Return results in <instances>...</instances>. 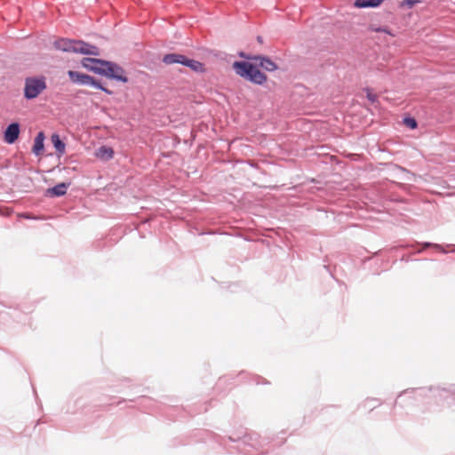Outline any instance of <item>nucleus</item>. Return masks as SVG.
Masks as SVG:
<instances>
[{"label":"nucleus","mask_w":455,"mask_h":455,"mask_svg":"<svg viewBox=\"0 0 455 455\" xmlns=\"http://www.w3.org/2000/svg\"><path fill=\"white\" fill-rule=\"evenodd\" d=\"M68 75L70 80L75 84H91L94 87H100V84L95 79L86 74H82L76 71L69 70Z\"/></svg>","instance_id":"39448f33"},{"label":"nucleus","mask_w":455,"mask_h":455,"mask_svg":"<svg viewBox=\"0 0 455 455\" xmlns=\"http://www.w3.org/2000/svg\"><path fill=\"white\" fill-rule=\"evenodd\" d=\"M19 134H20L19 124L16 123L11 124L5 130L4 140L7 143L12 144L18 139Z\"/></svg>","instance_id":"0eeeda50"},{"label":"nucleus","mask_w":455,"mask_h":455,"mask_svg":"<svg viewBox=\"0 0 455 455\" xmlns=\"http://www.w3.org/2000/svg\"><path fill=\"white\" fill-rule=\"evenodd\" d=\"M102 76L126 83L128 78L124 76V69L116 63L105 61Z\"/></svg>","instance_id":"20e7f679"},{"label":"nucleus","mask_w":455,"mask_h":455,"mask_svg":"<svg viewBox=\"0 0 455 455\" xmlns=\"http://www.w3.org/2000/svg\"><path fill=\"white\" fill-rule=\"evenodd\" d=\"M98 88H99V89H100V90H102L103 92H107L108 94H112V92H111V91H109V90H108L107 88H105V87L101 86L100 84V87H98Z\"/></svg>","instance_id":"aec40b11"},{"label":"nucleus","mask_w":455,"mask_h":455,"mask_svg":"<svg viewBox=\"0 0 455 455\" xmlns=\"http://www.w3.org/2000/svg\"><path fill=\"white\" fill-rule=\"evenodd\" d=\"M404 123L408 127L411 129H415L417 127V122L413 118H405Z\"/></svg>","instance_id":"f3484780"},{"label":"nucleus","mask_w":455,"mask_h":455,"mask_svg":"<svg viewBox=\"0 0 455 455\" xmlns=\"http://www.w3.org/2000/svg\"><path fill=\"white\" fill-rule=\"evenodd\" d=\"M420 1L419 0H403L402 2H400L399 4V7L400 8H408V9H411L412 8L415 4H419Z\"/></svg>","instance_id":"2eb2a0df"},{"label":"nucleus","mask_w":455,"mask_h":455,"mask_svg":"<svg viewBox=\"0 0 455 455\" xmlns=\"http://www.w3.org/2000/svg\"><path fill=\"white\" fill-rule=\"evenodd\" d=\"M54 47L57 50L63 52H70L86 55H99V49L83 41L69 40L67 38H60L54 43Z\"/></svg>","instance_id":"f257e3e1"},{"label":"nucleus","mask_w":455,"mask_h":455,"mask_svg":"<svg viewBox=\"0 0 455 455\" xmlns=\"http://www.w3.org/2000/svg\"><path fill=\"white\" fill-rule=\"evenodd\" d=\"M52 142L55 148V149L60 153L63 154L65 152V144L61 141L60 136L58 134H52L51 137Z\"/></svg>","instance_id":"4468645a"},{"label":"nucleus","mask_w":455,"mask_h":455,"mask_svg":"<svg viewBox=\"0 0 455 455\" xmlns=\"http://www.w3.org/2000/svg\"><path fill=\"white\" fill-rule=\"evenodd\" d=\"M95 155L100 159L109 160L114 156V150L109 147L102 146L96 151Z\"/></svg>","instance_id":"6e6552de"},{"label":"nucleus","mask_w":455,"mask_h":455,"mask_svg":"<svg viewBox=\"0 0 455 455\" xmlns=\"http://www.w3.org/2000/svg\"><path fill=\"white\" fill-rule=\"evenodd\" d=\"M384 0H356L355 5L358 8L377 7L383 3Z\"/></svg>","instance_id":"9b49d317"},{"label":"nucleus","mask_w":455,"mask_h":455,"mask_svg":"<svg viewBox=\"0 0 455 455\" xmlns=\"http://www.w3.org/2000/svg\"><path fill=\"white\" fill-rule=\"evenodd\" d=\"M36 140H42L44 142V133L41 132L37 134V136L36 137Z\"/></svg>","instance_id":"6ab92c4d"},{"label":"nucleus","mask_w":455,"mask_h":455,"mask_svg":"<svg viewBox=\"0 0 455 455\" xmlns=\"http://www.w3.org/2000/svg\"><path fill=\"white\" fill-rule=\"evenodd\" d=\"M376 31H377V32H387V33H388V32H387L386 29H384V28H378V29H376Z\"/></svg>","instance_id":"412c9836"},{"label":"nucleus","mask_w":455,"mask_h":455,"mask_svg":"<svg viewBox=\"0 0 455 455\" xmlns=\"http://www.w3.org/2000/svg\"><path fill=\"white\" fill-rule=\"evenodd\" d=\"M106 60L93 58H84L82 60V66L88 70L93 71L94 73L102 75L104 72V65Z\"/></svg>","instance_id":"423d86ee"},{"label":"nucleus","mask_w":455,"mask_h":455,"mask_svg":"<svg viewBox=\"0 0 455 455\" xmlns=\"http://www.w3.org/2000/svg\"><path fill=\"white\" fill-rule=\"evenodd\" d=\"M258 41L261 42V37L260 36L258 37Z\"/></svg>","instance_id":"4be33fe9"},{"label":"nucleus","mask_w":455,"mask_h":455,"mask_svg":"<svg viewBox=\"0 0 455 455\" xmlns=\"http://www.w3.org/2000/svg\"><path fill=\"white\" fill-rule=\"evenodd\" d=\"M184 60H185V56L181 55V54H177V53L166 54L163 59V61L167 65H171V64H174V63L182 64Z\"/></svg>","instance_id":"1a4fd4ad"},{"label":"nucleus","mask_w":455,"mask_h":455,"mask_svg":"<svg viewBox=\"0 0 455 455\" xmlns=\"http://www.w3.org/2000/svg\"><path fill=\"white\" fill-rule=\"evenodd\" d=\"M366 97L371 102H375L377 100L376 94L372 93L370 90H366Z\"/></svg>","instance_id":"a211bd4d"},{"label":"nucleus","mask_w":455,"mask_h":455,"mask_svg":"<svg viewBox=\"0 0 455 455\" xmlns=\"http://www.w3.org/2000/svg\"><path fill=\"white\" fill-rule=\"evenodd\" d=\"M67 186L65 183H60L53 187L52 188L48 189V193L54 196H60L66 194Z\"/></svg>","instance_id":"ddd939ff"},{"label":"nucleus","mask_w":455,"mask_h":455,"mask_svg":"<svg viewBox=\"0 0 455 455\" xmlns=\"http://www.w3.org/2000/svg\"><path fill=\"white\" fill-rule=\"evenodd\" d=\"M233 68L237 75L254 84H262L267 81V76L250 62L236 61L233 64Z\"/></svg>","instance_id":"f03ea898"},{"label":"nucleus","mask_w":455,"mask_h":455,"mask_svg":"<svg viewBox=\"0 0 455 455\" xmlns=\"http://www.w3.org/2000/svg\"><path fill=\"white\" fill-rule=\"evenodd\" d=\"M44 149V142L42 140H35L34 146H33V152L36 155H40Z\"/></svg>","instance_id":"dca6fc26"},{"label":"nucleus","mask_w":455,"mask_h":455,"mask_svg":"<svg viewBox=\"0 0 455 455\" xmlns=\"http://www.w3.org/2000/svg\"><path fill=\"white\" fill-rule=\"evenodd\" d=\"M256 60H259V66L266 69L267 71H274L277 68V66L269 59L263 57H255L253 58Z\"/></svg>","instance_id":"9d476101"},{"label":"nucleus","mask_w":455,"mask_h":455,"mask_svg":"<svg viewBox=\"0 0 455 455\" xmlns=\"http://www.w3.org/2000/svg\"><path fill=\"white\" fill-rule=\"evenodd\" d=\"M45 89L46 82L44 77H28L25 80L24 96L28 100L35 99Z\"/></svg>","instance_id":"7ed1b4c3"},{"label":"nucleus","mask_w":455,"mask_h":455,"mask_svg":"<svg viewBox=\"0 0 455 455\" xmlns=\"http://www.w3.org/2000/svg\"><path fill=\"white\" fill-rule=\"evenodd\" d=\"M182 65L187 66L196 72L204 71V65L201 62L195 60H189L187 57H185V60L183 61Z\"/></svg>","instance_id":"f8f14e48"}]
</instances>
